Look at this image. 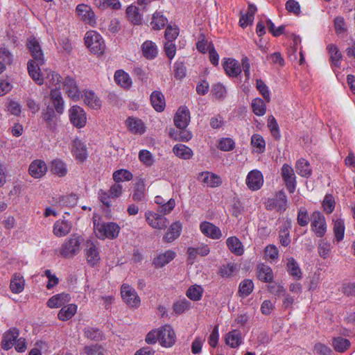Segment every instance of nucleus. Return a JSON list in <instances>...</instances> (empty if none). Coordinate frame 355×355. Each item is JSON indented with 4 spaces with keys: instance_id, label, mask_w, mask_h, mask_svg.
Instances as JSON below:
<instances>
[{
    "instance_id": "nucleus-10",
    "label": "nucleus",
    "mask_w": 355,
    "mask_h": 355,
    "mask_svg": "<svg viewBox=\"0 0 355 355\" xmlns=\"http://www.w3.org/2000/svg\"><path fill=\"white\" fill-rule=\"evenodd\" d=\"M281 175L289 193H293L296 188V176L293 168L284 164L281 168Z\"/></svg>"
},
{
    "instance_id": "nucleus-44",
    "label": "nucleus",
    "mask_w": 355,
    "mask_h": 355,
    "mask_svg": "<svg viewBox=\"0 0 355 355\" xmlns=\"http://www.w3.org/2000/svg\"><path fill=\"white\" fill-rule=\"evenodd\" d=\"M291 228V223L290 222H286L284 224V226L280 229L279 230V241L281 244L284 246L287 247L291 243V238H290V234H289V229Z\"/></svg>"
},
{
    "instance_id": "nucleus-8",
    "label": "nucleus",
    "mask_w": 355,
    "mask_h": 355,
    "mask_svg": "<svg viewBox=\"0 0 355 355\" xmlns=\"http://www.w3.org/2000/svg\"><path fill=\"white\" fill-rule=\"evenodd\" d=\"M311 227L318 237H322L327 231L324 216L320 211H314L311 217Z\"/></svg>"
},
{
    "instance_id": "nucleus-45",
    "label": "nucleus",
    "mask_w": 355,
    "mask_h": 355,
    "mask_svg": "<svg viewBox=\"0 0 355 355\" xmlns=\"http://www.w3.org/2000/svg\"><path fill=\"white\" fill-rule=\"evenodd\" d=\"M112 178L116 183L124 181H130L133 178L132 173L127 169H119L112 174Z\"/></svg>"
},
{
    "instance_id": "nucleus-22",
    "label": "nucleus",
    "mask_w": 355,
    "mask_h": 355,
    "mask_svg": "<svg viewBox=\"0 0 355 355\" xmlns=\"http://www.w3.org/2000/svg\"><path fill=\"white\" fill-rule=\"evenodd\" d=\"M76 14L81 20L85 22L95 21V15L92 8L86 4H79L77 6Z\"/></svg>"
},
{
    "instance_id": "nucleus-34",
    "label": "nucleus",
    "mask_w": 355,
    "mask_h": 355,
    "mask_svg": "<svg viewBox=\"0 0 355 355\" xmlns=\"http://www.w3.org/2000/svg\"><path fill=\"white\" fill-rule=\"evenodd\" d=\"M116 83L123 88H129L132 85V80L126 72L123 70H117L114 76Z\"/></svg>"
},
{
    "instance_id": "nucleus-26",
    "label": "nucleus",
    "mask_w": 355,
    "mask_h": 355,
    "mask_svg": "<svg viewBox=\"0 0 355 355\" xmlns=\"http://www.w3.org/2000/svg\"><path fill=\"white\" fill-rule=\"evenodd\" d=\"M83 336L85 338L94 342H100L105 340V335L103 331L99 328L94 327H85L83 330Z\"/></svg>"
},
{
    "instance_id": "nucleus-29",
    "label": "nucleus",
    "mask_w": 355,
    "mask_h": 355,
    "mask_svg": "<svg viewBox=\"0 0 355 355\" xmlns=\"http://www.w3.org/2000/svg\"><path fill=\"white\" fill-rule=\"evenodd\" d=\"M85 103L94 110H98L101 107V101L93 91H85L83 95Z\"/></svg>"
},
{
    "instance_id": "nucleus-61",
    "label": "nucleus",
    "mask_w": 355,
    "mask_h": 355,
    "mask_svg": "<svg viewBox=\"0 0 355 355\" xmlns=\"http://www.w3.org/2000/svg\"><path fill=\"white\" fill-rule=\"evenodd\" d=\"M96 5L101 8L110 7L114 10H118L121 5L119 0H96Z\"/></svg>"
},
{
    "instance_id": "nucleus-19",
    "label": "nucleus",
    "mask_w": 355,
    "mask_h": 355,
    "mask_svg": "<svg viewBox=\"0 0 355 355\" xmlns=\"http://www.w3.org/2000/svg\"><path fill=\"white\" fill-rule=\"evenodd\" d=\"M71 152L75 158L80 162H84L87 157L86 145L79 139L73 141Z\"/></svg>"
},
{
    "instance_id": "nucleus-30",
    "label": "nucleus",
    "mask_w": 355,
    "mask_h": 355,
    "mask_svg": "<svg viewBox=\"0 0 355 355\" xmlns=\"http://www.w3.org/2000/svg\"><path fill=\"white\" fill-rule=\"evenodd\" d=\"M50 98L53 102L55 111L62 114L64 111V101L60 89H52L50 92Z\"/></svg>"
},
{
    "instance_id": "nucleus-35",
    "label": "nucleus",
    "mask_w": 355,
    "mask_h": 355,
    "mask_svg": "<svg viewBox=\"0 0 355 355\" xmlns=\"http://www.w3.org/2000/svg\"><path fill=\"white\" fill-rule=\"evenodd\" d=\"M295 169L297 174L302 177L309 178L312 173L309 162L303 158L297 161L295 164Z\"/></svg>"
},
{
    "instance_id": "nucleus-9",
    "label": "nucleus",
    "mask_w": 355,
    "mask_h": 355,
    "mask_svg": "<svg viewBox=\"0 0 355 355\" xmlns=\"http://www.w3.org/2000/svg\"><path fill=\"white\" fill-rule=\"evenodd\" d=\"M85 254L88 264L94 267L97 265L101 259L98 248L92 240H87L85 243Z\"/></svg>"
},
{
    "instance_id": "nucleus-41",
    "label": "nucleus",
    "mask_w": 355,
    "mask_h": 355,
    "mask_svg": "<svg viewBox=\"0 0 355 355\" xmlns=\"http://www.w3.org/2000/svg\"><path fill=\"white\" fill-rule=\"evenodd\" d=\"M239 268V266L234 262L223 264L220 267L218 274L222 277L227 278L234 275L238 271Z\"/></svg>"
},
{
    "instance_id": "nucleus-55",
    "label": "nucleus",
    "mask_w": 355,
    "mask_h": 355,
    "mask_svg": "<svg viewBox=\"0 0 355 355\" xmlns=\"http://www.w3.org/2000/svg\"><path fill=\"white\" fill-rule=\"evenodd\" d=\"M257 11V7L252 3H249L247 12L241 15L239 22H253L254 14Z\"/></svg>"
},
{
    "instance_id": "nucleus-6",
    "label": "nucleus",
    "mask_w": 355,
    "mask_h": 355,
    "mask_svg": "<svg viewBox=\"0 0 355 355\" xmlns=\"http://www.w3.org/2000/svg\"><path fill=\"white\" fill-rule=\"evenodd\" d=\"M287 197L283 191L277 192L274 198H268L265 202L266 208L268 210H276L279 212H284L287 209Z\"/></svg>"
},
{
    "instance_id": "nucleus-38",
    "label": "nucleus",
    "mask_w": 355,
    "mask_h": 355,
    "mask_svg": "<svg viewBox=\"0 0 355 355\" xmlns=\"http://www.w3.org/2000/svg\"><path fill=\"white\" fill-rule=\"evenodd\" d=\"M241 334L238 330H232L226 335L225 343L231 347L235 348L239 347L241 344Z\"/></svg>"
},
{
    "instance_id": "nucleus-18",
    "label": "nucleus",
    "mask_w": 355,
    "mask_h": 355,
    "mask_svg": "<svg viewBox=\"0 0 355 355\" xmlns=\"http://www.w3.org/2000/svg\"><path fill=\"white\" fill-rule=\"evenodd\" d=\"M71 222L64 219H59L53 224V233L57 237H63L71 232Z\"/></svg>"
},
{
    "instance_id": "nucleus-2",
    "label": "nucleus",
    "mask_w": 355,
    "mask_h": 355,
    "mask_svg": "<svg viewBox=\"0 0 355 355\" xmlns=\"http://www.w3.org/2000/svg\"><path fill=\"white\" fill-rule=\"evenodd\" d=\"M84 239L82 235L75 233L67 237L58 250V255L64 259H71L81 250Z\"/></svg>"
},
{
    "instance_id": "nucleus-49",
    "label": "nucleus",
    "mask_w": 355,
    "mask_h": 355,
    "mask_svg": "<svg viewBox=\"0 0 355 355\" xmlns=\"http://www.w3.org/2000/svg\"><path fill=\"white\" fill-rule=\"evenodd\" d=\"M254 284L250 279H245L239 284V293L240 296L245 297L248 296L253 291Z\"/></svg>"
},
{
    "instance_id": "nucleus-46",
    "label": "nucleus",
    "mask_w": 355,
    "mask_h": 355,
    "mask_svg": "<svg viewBox=\"0 0 355 355\" xmlns=\"http://www.w3.org/2000/svg\"><path fill=\"white\" fill-rule=\"evenodd\" d=\"M176 256V253L171 250L159 254L157 257V267H162L171 262Z\"/></svg>"
},
{
    "instance_id": "nucleus-33",
    "label": "nucleus",
    "mask_w": 355,
    "mask_h": 355,
    "mask_svg": "<svg viewBox=\"0 0 355 355\" xmlns=\"http://www.w3.org/2000/svg\"><path fill=\"white\" fill-rule=\"evenodd\" d=\"M229 250L236 255H242L244 252L243 246L240 240L236 236L229 237L226 241Z\"/></svg>"
},
{
    "instance_id": "nucleus-36",
    "label": "nucleus",
    "mask_w": 355,
    "mask_h": 355,
    "mask_svg": "<svg viewBox=\"0 0 355 355\" xmlns=\"http://www.w3.org/2000/svg\"><path fill=\"white\" fill-rule=\"evenodd\" d=\"M286 268L289 275L293 277L297 280L302 278V270L299 266V264L294 258L290 257L287 259Z\"/></svg>"
},
{
    "instance_id": "nucleus-16",
    "label": "nucleus",
    "mask_w": 355,
    "mask_h": 355,
    "mask_svg": "<svg viewBox=\"0 0 355 355\" xmlns=\"http://www.w3.org/2000/svg\"><path fill=\"white\" fill-rule=\"evenodd\" d=\"M47 171V166L44 161L42 159H35L33 161L28 167V173L34 178H40L44 176Z\"/></svg>"
},
{
    "instance_id": "nucleus-37",
    "label": "nucleus",
    "mask_w": 355,
    "mask_h": 355,
    "mask_svg": "<svg viewBox=\"0 0 355 355\" xmlns=\"http://www.w3.org/2000/svg\"><path fill=\"white\" fill-rule=\"evenodd\" d=\"M327 49L330 55V60L332 65L339 67L343 55L338 46L335 44H331L327 46Z\"/></svg>"
},
{
    "instance_id": "nucleus-53",
    "label": "nucleus",
    "mask_w": 355,
    "mask_h": 355,
    "mask_svg": "<svg viewBox=\"0 0 355 355\" xmlns=\"http://www.w3.org/2000/svg\"><path fill=\"white\" fill-rule=\"evenodd\" d=\"M332 345L336 351L338 352H343L349 347L350 343L346 338L338 337L334 338Z\"/></svg>"
},
{
    "instance_id": "nucleus-64",
    "label": "nucleus",
    "mask_w": 355,
    "mask_h": 355,
    "mask_svg": "<svg viewBox=\"0 0 355 355\" xmlns=\"http://www.w3.org/2000/svg\"><path fill=\"white\" fill-rule=\"evenodd\" d=\"M279 252L274 245H268L264 250V257L268 260H275L278 258Z\"/></svg>"
},
{
    "instance_id": "nucleus-13",
    "label": "nucleus",
    "mask_w": 355,
    "mask_h": 355,
    "mask_svg": "<svg viewBox=\"0 0 355 355\" xmlns=\"http://www.w3.org/2000/svg\"><path fill=\"white\" fill-rule=\"evenodd\" d=\"M245 182L251 191H257L263 186V175L258 170H252L248 173Z\"/></svg>"
},
{
    "instance_id": "nucleus-11",
    "label": "nucleus",
    "mask_w": 355,
    "mask_h": 355,
    "mask_svg": "<svg viewBox=\"0 0 355 355\" xmlns=\"http://www.w3.org/2000/svg\"><path fill=\"white\" fill-rule=\"evenodd\" d=\"M121 297L124 302L130 306L139 307L140 298L135 288L129 285L123 284L121 288Z\"/></svg>"
},
{
    "instance_id": "nucleus-43",
    "label": "nucleus",
    "mask_w": 355,
    "mask_h": 355,
    "mask_svg": "<svg viewBox=\"0 0 355 355\" xmlns=\"http://www.w3.org/2000/svg\"><path fill=\"white\" fill-rule=\"evenodd\" d=\"M178 129L179 130H171L169 132L170 136L175 140L188 141L191 139L192 135L191 132L186 129V128Z\"/></svg>"
},
{
    "instance_id": "nucleus-58",
    "label": "nucleus",
    "mask_w": 355,
    "mask_h": 355,
    "mask_svg": "<svg viewBox=\"0 0 355 355\" xmlns=\"http://www.w3.org/2000/svg\"><path fill=\"white\" fill-rule=\"evenodd\" d=\"M202 294L201 286L195 285L191 286L187 291V296L191 300L198 301L200 300Z\"/></svg>"
},
{
    "instance_id": "nucleus-15",
    "label": "nucleus",
    "mask_w": 355,
    "mask_h": 355,
    "mask_svg": "<svg viewBox=\"0 0 355 355\" xmlns=\"http://www.w3.org/2000/svg\"><path fill=\"white\" fill-rule=\"evenodd\" d=\"M200 230L202 234L211 239H219L222 237L220 228L208 221H204L200 224Z\"/></svg>"
},
{
    "instance_id": "nucleus-12",
    "label": "nucleus",
    "mask_w": 355,
    "mask_h": 355,
    "mask_svg": "<svg viewBox=\"0 0 355 355\" xmlns=\"http://www.w3.org/2000/svg\"><path fill=\"white\" fill-rule=\"evenodd\" d=\"M62 83L69 98L73 101L80 99L81 94L75 78L71 76H67L62 80Z\"/></svg>"
},
{
    "instance_id": "nucleus-5",
    "label": "nucleus",
    "mask_w": 355,
    "mask_h": 355,
    "mask_svg": "<svg viewBox=\"0 0 355 355\" xmlns=\"http://www.w3.org/2000/svg\"><path fill=\"white\" fill-rule=\"evenodd\" d=\"M157 340L164 347H171L176 341V335L173 327L169 324L162 326L157 331Z\"/></svg>"
},
{
    "instance_id": "nucleus-52",
    "label": "nucleus",
    "mask_w": 355,
    "mask_h": 355,
    "mask_svg": "<svg viewBox=\"0 0 355 355\" xmlns=\"http://www.w3.org/2000/svg\"><path fill=\"white\" fill-rule=\"evenodd\" d=\"M126 14L131 22H139L141 20V14L136 6H129L126 9Z\"/></svg>"
},
{
    "instance_id": "nucleus-54",
    "label": "nucleus",
    "mask_w": 355,
    "mask_h": 355,
    "mask_svg": "<svg viewBox=\"0 0 355 355\" xmlns=\"http://www.w3.org/2000/svg\"><path fill=\"white\" fill-rule=\"evenodd\" d=\"M310 220L311 218L309 217V215L306 208L300 207L297 211V224L301 227H305L309 224Z\"/></svg>"
},
{
    "instance_id": "nucleus-60",
    "label": "nucleus",
    "mask_w": 355,
    "mask_h": 355,
    "mask_svg": "<svg viewBox=\"0 0 355 355\" xmlns=\"http://www.w3.org/2000/svg\"><path fill=\"white\" fill-rule=\"evenodd\" d=\"M179 35V28L173 24H169L165 31V38L168 42H173Z\"/></svg>"
},
{
    "instance_id": "nucleus-56",
    "label": "nucleus",
    "mask_w": 355,
    "mask_h": 355,
    "mask_svg": "<svg viewBox=\"0 0 355 355\" xmlns=\"http://www.w3.org/2000/svg\"><path fill=\"white\" fill-rule=\"evenodd\" d=\"M334 232L338 241H340L343 239L345 233V225L344 221L342 219H337L334 222Z\"/></svg>"
},
{
    "instance_id": "nucleus-39",
    "label": "nucleus",
    "mask_w": 355,
    "mask_h": 355,
    "mask_svg": "<svg viewBox=\"0 0 355 355\" xmlns=\"http://www.w3.org/2000/svg\"><path fill=\"white\" fill-rule=\"evenodd\" d=\"M173 151L177 157L183 159H189L193 155L192 150L184 144L175 145Z\"/></svg>"
},
{
    "instance_id": "nucleus-57",
    "label": "nucleus",
    "mask_w": 355,
    "mask_h": 355,
    "mask_svg": "<svg viewBox=\"0 0 355 355\" xmlns=\"http://www.w3.org/2000/svg\"><path fill=\"white\" fill-rule=\"evenodd\" d=\"M211 92L218 100H223L227 95L225 87L221 83H216L212 85Z\"/></svg>"
},
{
    "instance_id": "nucleus-40",
    "label": "nucleus",
    "mask_w": 355,
    "mask_h": 355,
    "mask_svg": "<svg viewBox=\"0 0 355 355\" xmlns=\"http://www.w3.org/2000/svg\"><path fill=\"white\" fill-rule=\"evenodd\" d=\"M42 118L46 121L47 127L50 129H53L55 127V114L53 108L51 106H47L46 109L42 111Z\"/></svg>"
},
{
    "instance_id": "nucleus-28",
    "label": "nucleus",
    "mask_w": 355,
    "mask_h": 355,
    "mask_svg": "<svg viewBox=\"0 0 355 355\" xmlns=\"http://www.w3.org/2000/svg\"><path fill=\"white\" fill-rule=\"evenodd\" d=\"M257 278L263 282H272L273 272L270 267L263 263L259 264L257 269Z\"/></svg>"
},
{
    "instance_id": "nucleus-27",
    "label": "nucleus",
    "mask_w": 355,
    "mask_h": 355,
    "mask_svg": "<svg viewBox=\"0 0 355 355\" xmlns=\"http://www.w3.org/2000/svg\"><path fill=\"white\" fill-rule=\"evenodd\" d=\"M223 68L230 76L236 77L241 72V66L238 61L228 58L223 62Z\"/></svg>"
},
{
    "instance_id": "nucleus-14",
    "label": "nucleus",
    "mask_w": 355,
    "mask_h": 355,
    "mask_svg": "<svg viewBox=\"0 0 355 355\" xmlns=\"http://www.w3.org/2000/svg\"><path fill=\"white\" fill-rule=\"evenodd\" d=\"M190 121V112L186 106H181L174 116V123L178 128H187Z\"/></svg>"
},
{
    "instance_id": "nucleus-63",
    "label": "nucleus",
    "mask_w": 355,
    "mask_h": 355,
    "mask_svg": "<svg viewBox=\"0 0 355 355\" xmlns=\"http://www.w3.org/2000/svg\"><path fill=\"white\" fill-rule=\"evenodd\" d=\"M59 202L62 206L73 207L76 205L78 202V197L76 194L71 193L68 196H62Z\"/></svg>"
},
{
    "instance_id": "nucleus-48",
    "label": "nucleus",
    "mask_w": 355,
    "mask_h": 355,
    "mask_svg": "<svg viewBox=\"0 0 355 355\" xmlns=\"http://www.w3.org/2000/svg\"><path fill=\"white\" fill-rule=\"evenodd\" d=\"M143 55L149 60L155 58V46L152 41L147 40L141 45Z\"/></svg>"
},
{
    "instance_id": "nucleus-42",
    "label": "nucleus",
    "mask_w": 355,
    "mask_h": 355,
    "mask_svg": "<svg viewBox=\"0 0 355 355\" xmlns=\"http://www.w3.org/2000/svg\"><path fill=\"white\" fill-rule=\"evenodd\" d=\"M51 171L59 177H64L67 173L66 164L60 159H55L51 162Z\"/></svg>"
},
{
    "instance_id": "nucleus-31",
    "label": "nucleus",
    "mask_w": 355,
    "mask_h": 355,
    "mask_svg": "<svg viewBox=\"0 0 355 355\" xmlns=\"http://www.w3.org/2000/svg\"><path fill=\"white\" fill-rule=\"evenodd\" d=\"M78 306L75 304H69L63 306L59 311L58 318L61 321H67L71 319L76 313Z\"/></svg>"
},
{
    "instance_id": "nucleus-7",
    "label": "nucleus",
    "mask_w": 355,
    "mask_h": 355,
    "mask_svg": "<svg viewBox=\"0 0 355 355\" xmlns=\"http://www.w3.org/2000/svg\"><path fill=\"white\" fill-rule=\"evenodd\" d=\"M69 116L71 124L77 128H82L87 124L86 113L78 105H73L69 109Z\"/></svg>"
},
{
    "instance_id": "nucleus-3",
    "label": "nucleus",
    "mask_w": 355,
    "mask_h": 355,
    "mask_svg": "<svg viewBox=\"0 0 355 355\" xmlns=\"http://www.w3.org/2000/svg\"><path fill=\"white\" fill-rule=\"evenodd\" d=\"M94 225L95 234L101 240L114 239L119 236L121 230L119 225L114 222L94 223Z\"/></svg>"
},
{
    "instance_id": "nucleus-17",
    "label": "nucleus",
    "mask_w": 355,
    "mask_h": 355,
    "mask_svg": "<svg viewBox=\"0 0 355 355\" xmlns=\"http://www.w3.org/2000/svg\"><path fill=\"white\" fill-rule=\"evenodd\" d=\"M19 335V331L16 327H12L6 331L2 336L1 348L4 350L11 349L14 345L13 342L16 340Z\"/></svg>"
},
{
    "instance_id": "nucleus-25",
    "label": "nucleus",
    "mask_w": 355,
    "mask_h": 355,
    "mask_svg": "<svg viewBox=\"0 0 355 355\" xmlns=\"http://www.w3.org/2000/svg\"><path fill=\"white\" fill-rule=\"evenodd\" d=\"M25 280L24 277L18 272L15 273L10 279V290L12 293L19 294L24 289Z\"/></svg>"
},
{
    "instance_id": "nucleus-47",
    "label": "nucleus",
    "mask_w": 355,
    "mask_h": 355,
    "mask_svg": "<svg viewBox=\"0 0 355 355\" xmlns=\"http://www.w3.org/2000/svg\"><path fill=\"white\" fill-rule=\"evenodd\" d=\"M45 83L49 87L55 86V89H60L61 83V76L58 73L50 71L46 73Z\"/></svg>"
},
{
    "instance_id": "nucleus-4",
    "label": "nucleus",
    "mask_w": 355,
    "mask_h": 355,
    "mask_svg": "<svg viewBox=\"0 0 355 355\" xmlns=\"http://www.w3.org/2000/svg\"><path fill=\"white\" fill-rule=\"evenodd\" d=\"M85 44L88 49L94 54L102 55L105 50V44L101 35L95 31L86 33Z\"/></svg>"
},
{
    "instance_id": "nucleus-23",
    "label": "nucleus",
    "mask_w": 355,
    "mask_h": 355,
    "mask_svg": "<svg viewBox=\"0 0 355 355\" xmlns=\"http://www.w3.org/2000/svg\"><path fill=\"white\" fill-rule=\"evenodd\" d=\"M128 130L133 134L142 135L146 132V127L141 119L128 117L125 121Z\"/></svg>"
},
{
    "instance_id": "nucleus-50",
    "label": "nucleus",
    "mask_w": 355,
    "mask_h": 355,
    "mask_svg": "<svg viewBox=\"0 0 355 355\" xmlns=\"http://www.w3.org/2000/svg\"><path fill=\"white\" fill-rule=\"evenodd\" d=\"M175 205V202L173 199L171 198L164 202L163 205L157 206V216H163L166 214L171 213Z\"/></svg>"
},
{
    "instance_id": "nucleus-24",
    "label": "nucleus",
    "mask_w": 355,
    "mask_h": 355,
    "mask_svg": "<svg viewBox=\"0 0 355 355\" xmlns=\"http://www.w3.org/2000/svg\"><path fill=\"white\" fill-rule=\"evenodd\" d=\"M182 229V226L180 222L172 223L164 236L163 240L166 243L173 242L180 236Z\"/></svg>"
},
{
    "instance_id": "nucleus-51",
    "label": "nucleus",
    "mask_w": 355,
    "mask_h": 355,
    "mask_svg": "<svg viewBox=\"0 0 355 355\" xmlns=\"http://www.w3.org/2000/svg\"><path fill=\"white\" fill-rule=\"evenodd\" d=\"M252 108L254 114L257 116L264 115L266 110V104L260 98H257L252 100Z\"/></svg>"
},
{
    "instance_id": "nucleus-21",
    "label": "nucleus",
    "mask_w": 355,
    "mask_h": 355,
    "mask_svg": "<svg viewBox=\"0 0 355 355\" xmlns=\"http://www.w3.org/2000/svg\"><path fill=\"white\" fill-rule=\"evenodd\" d=\"M70 301V295L69 293H62L50 297L46 302V305L51 309H56L62 307L66 303Z\"/></svg>"
},
{
    "instance_id": "nucleus-20",
    "label": "nucleus",
    "mask_w": 355,
    "mask_h": 355,
    "mask_svg": "<svg viewBox=\"0 0 355 355\" xmlns=\"http://www.w3.org/2000/svg\"><path fill=\"white\" fill-rule=\"evenodd\" d=\"M198 180L209 187H217L222 184L221 178L215 173L205 171L198 175Z\"/></svg>"
},
{
    "instance_id": "nucleus-62",
    "label": "nucleus",
    "mask_w": 355,
    "mask_h": 355,
    "mask_svg": "<svg viewBox=\"0 0 355 355\" xmlns=\"http://www.w3.org/2000/svg\"><path fill=\"white\" fill-rule=\"evenodd\" d=\"M102 346L97 343L87 345L83 348L80 355H96L102 349Z\"/></svg>"
},
{
    "instance_id": "nucleus-32",
    "label": "nucleus",
    "mask_w": 355,
    "mask_h": 355,
    "mask_svg": "<svg viewBox=\"0 0 355 355\" xmlns=\"http://www.w3.org/2000/svg\"><path fill=\"white\" fill-rule=\"evenodd\" d=\"M146 185L143 179H138L136 182L132 193V200L135 202H140L144 200L146 196Z\"/></svg>"
},
{
    "instance_id": "nucleus-59",
    "label": "nucleus",
    "mask_w": 355,
    "mask_h": 355,
    "mask_svg": "<svg viewBox=\"0 0 355 355\" xmlns=\"http://www.w3.org/2000/svg\"><path fill=\"white\" fill-rule=\"evenodd\" d=\"M139 159L146 166L153 164L154 159L152 153L148 150H141L139 152Z\"/></svg>"
},
{
    "instance_id": "nucleus-1",
    "label": "nucleus",
    "mask_w": 355,
    "mask_h": 355,
    "mask_svg": "<svg viewBox=\"0 0 355 355\" xmlns=\"http://www.w3.org/2000/svg\"><path fill=\"white\" fill-rule=\"evenodd\" d=\"M26 46L33 58L27 64L28 74L37 85H42L44 80L40 72V66L44 64L45 59L40 42L35 37H30L27 40Z\"/></svg>"
}]
</instances>
